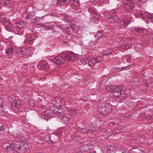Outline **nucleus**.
Segmentation results:
<instances>
[{
  "label": "nucleus",
  "instance_id": "nucleus-23",
  "mask_svg": "<svg viewBox=\"0 0 153 153\" xmlns=\"http://www.w3.org/2000/svg\"><path fill=\"white\" fill-rule=\"evenodd\" d=\"M115 87H106L105 90L107 91L112 92L115 89Z\"/></svg>",
  "mask_w": 153,
  "mask_h": 153
},
{
  "label": "nucleus",
  "instance_id": "nucleus-19",
  "mask_svg": "<svg viewBox=\"0 0 153 153\" xmlns=\"http://www.w3.org/2000/svg\"><path fill=\"white\" fill-rule=\"evenodd\" d=\"M24 50L25 51V54H29L31 56V54H32V52L33 50L32 48L31 47H29L27 49H24Z\"/></svg>",
  "mask_w": 153,
  "mask_h": 153
},
{
  "label": "nucleus",
  "instance_id": "nucleus-44",
  "mask_svg": "<svg viewBox=\"0 0 153 153\" xmlns=\"http://www.w3.org/2000/svg\"><path fill=\"white\" fill-rule=\"evenodd\" d=\"M125 57H126V60H127V61H128V60H129V59H127V58H129V56H126V57H125V56H123V59H124V58H125Z\"/></svg>",
  "mask_w": 153,
  "mask_h": 153
},
{
  "label": "nucleus",
  "instance_id": "nucleus-2",
  "mask_svg": "<svg viewBox=\"0 0 153 153\" xmlns=\"http://www.w3.org/2000/svg\"><path fill=\"white\" fill-rule=\"evenodd\" d=\"M50 110L51 112H53L60 119H62L65 123H67L68 122V118L65 116L64 114L61 109L58 108L53 106L52 107H50Z\"/></svg>",
  "mask_w": 153,
  "mask_h": 153
},
{
  "label": "nucleus",
  "instance_id": "nucleus-30",
  "mask_svg": "<svg viewBox=\"0 0 153 153\" xmlns=\"http://www.w3.org/2000/svg\"><path fill=\"white\" fill-rule=\"evenodd\" d=\"M4 6L6 7H10V4L9 1H6L4 2Z\"/></svg>",
  "mask_w": 153,
  "mask_h": 153
},
{
  "label": "nucleus",
  "instance_id": "nucleus-16",
  "mask_svg": "<svg viewBox=\"0 0 153 153\" xmlns=\"http://www.w3.org/2000/svg\"><path fill=\"white\" fill-rule=\"evenodd\" d=\"M16 25L17 27L20 29L24 28L26 25L25 23L22 21L18 22L16 23Z\"/></svg>",
  "mask_w": 153,
  "mask_h": 153
},
{
  "label": "nucleus",
  "instance_id": "nucleus-3",
  "mask_svg": "<svg viewBox=\"0 0 153 153\" xmlns=\"http://www.w3.org/2000/svg\"><path fill=\"white\" fill-rule=\"evenodd\" d=\"M104 106H106L105 104H102L100 106L99 111L100 113L101 114H105L110 113L111 110V105H109V107L106 108V110L104 109Z\"/></svg>",
  "mask_w": 153,
  "mask_h": 153
},
{
  "label": "nucleus",
  "instance_id": "nucleus-29",
  "mask_svg": "<svg viewBox=\"0 0 153 153\" xmlns=\"http://www.w3.org/2000/svg\"><path fill=\"white\" fill-rule=\"evenodd\" d=\"M70 2L75 6H77L79 3L78 0H71Z\"/></svg>",
  "mask_w": 153,
  "mask_h": 153
},
{
  "label": "nucleus",
  "instance_id": "nucleus-28",
  "mask_svg": "<svg viewBox=\"0 0 153 153\" xmlns=\"http://www.w3.org/2000/svg\"><path fill=\"white\" fill-rule=\"evenodd\" d=\"M146 17L147 18L148 22H149L150 21L152 22H153V16H152L151 15L149 16H146Z\"/></svg>",
  "mask_w": 153,
  "mask_h": 153
},
{
  "label": "nucleus",
  "instance_id": "nucleus-31",
  "mask_svg": "<svg viewBox=\"0 0 153 153\" xmlns=\"http://www.w3.org/2000/svg\"><path fill=\"white\" fill-rule=\"evenodd\" d=\"M5 131L4 126H0V134H4V131Z\"/></svg>",
  "mask_w": 153,
  "mask_h": 153
},
{
  "label": "nucleus",
  "instance_id": "nucleus-11",
  "mask_svg": "<svg viewBox=\"0 0 153 153\" xmlns=\"http://www.w3.org/2000/svg\"><path fill=\"white\" fill-rule=\"evenodd\" d=\"M127 3L124 4V7L127 11L131 10L132 8L134 7V4L133 2H127Z\"/></svg>",
  "mask_w": 153,
  "mask_h": 153
},
{
  "label": "nucleus",
  "instance_id": "nucleus-18",
  "mask_svg": "<svg viewBox=\"0 0 153 153\" xmlns=\"http://www.w3.org/2000/svg\"><path fill=\"white\" fill-rule=\"evenodd\" d=\"M130 20L126 19L121 20L120 21V24L123 26H126L129 24Z\"/></svg>",
  "mask_w": 153,
  "mask_h": 153
},
{
  "label": "nucleus",
  "instance_id": "nucleus-50",
  "mask_svg": "<svg viewBox=\"0 0 153 153\" xmlns=\"http://www.w3.org/2000/svg\"><path fill=\"white\" fill-rule=\"evenodd\" d=\"M71 27L73 30L74 29V28L73 26H71Z\"/></svg>",
  "mask_w": 153,
  "mask_h": 153
},
{
  "label": "nucleus",
  "instance_id": "nucleus-37",
  "mask_svg": "<svg viewBox=\"0 0 153 153\" xmlns=\"http://www.w3.org/2000/svg\"><path fill=\"white\" fill-rule=\"evenodd\" d=\"M34 39L33 38H32L31 39H30L29 40L27 41L28 43L29 44H31L33 41Z\"/></svg>",
  "mask_w": 153,
  "mask_h": 153
},
{
  "label": "nucleus",
  "instance_id": "nucleus-5",
  "mask_svg": "<svg viewBox=\"0 0 153 153\" xmlns=\"http://www.w3.org/2000/svg\"><path fill=\"white\" fill-rule=\"evenodd\" d=\"M108 15L110 16V18L108 19V22L110 23H114L117 21L118 20V17L115 15V13L110 12L108 13Z\"/></svg>",
  "mask_w": 153,
  "mask_h": 153
},
{
  "label": "nucleus",
  "instance_id": "nucleus-4",
  "mask_svg": "<svg viewBox=\"0 0 153 153\" xmlns=\"http://www.w3.org/2000/svg\"><path fill=\"white\" fill-rule=\"evenodd\" d=\"M1 22L4 26L6 29L8 30H10L12 27V25L11 23L8 21V19L6 18L1 19Z\"/></svg>",
  "mask_w": 153,
  "mask_h": 153
},
{
  "label": "nucleus",
  "instance_id": "nucleus-41",
  "mask_svg": "<svg viewBox=\"0 0 153 153\" xmlns=\"http://www.w3.org/2000/svg\"><path fill=\"white\" fill-rule=\"evenodd\" d=\"M8 100L9 101L12 102H13V101L14 100L13 98H12L10 97H9L8 98Z\"/></svg>",
  "mask_w": 153,
  "mask_h": 153
},
{
  "label": "nucleus",
  "instance_id": "nucleus-38",
  "mask_svg": "<svg viewBox=\"0 0 153 153\" xmlns=\"http://www.w3.org/2000/svg\"><path fill=\"white\" fill-rule=\"evenodd\" d=\"M103 104H105L106 106H104V109L105 110H106L105 109H106V108H107L109 107V105H109L108 103H106L105 102L103 103Z\"/></svg>",
  "mask_w": 153,
  "mask_h": 153
},
{
  "label": "nucleus",
  "instance_id": "nucleus-32",
  "mask_svg": "<svg viewBox=\"0 0 153 153\" xmlns=\"http://www.w3.org/2000/svg\"><path fill=\"white\" fill-rule=\"evenodd\" d=\"M35 105V102L32 100L30 101V108L33 107Z\"/></svg>",
  "mask_w": 153,
  "mask_h": 153
},
{
  "label": "nucleus",
  "instance_id": "nucleus-22",
  "mask_svg": "<svg viewBox=\"0 0 153 153\" xmlns=\"http://www.w3.org/2000/svg\"><path fill=\"white\" fill-rule=\"evenodd\" d=\"M20 133L17 131H14L13 133V135L15 138H19Z\"/></svg>",
  "mask_w": 153,
  "mask_h": 153
},
{
  "label": "nucleus",
  "instance_id": "nucleus-33",
  "mask_svg": "<svg viewBox=\"0 0 153 153\" xmlns=\"http://www.w3.org/2000/svg\"><path fill=\"white\" fill-rule=\"evenodd\" d=\"M106 148L107 149L108 151L112 150L113 149V147L111 145L110 146L108 145L106 146Z\"/></svg>",
  "mask_w": 153,
  "mask_h": 153
},
{
  "label": "nucleus",
  "instance_id": "nucleus-14",
  "mask_svg": "<svg viewBox=\"0 0 153 153\" xmlns=\"http://www.w3.org/2000/svg\"><path fill=\"white\" fill-rule=\"evenodd\" d=\"M13 49L11 47H10L7 48V50H6L5 52L7 55L10 57L12 56L13 54Z\"/></svg>",
  "mask_w": 153,
  "mask_h": 153
},
{
  "label": "nucleus",
  "instance_id": "nucleus-21",
  "mask_svg": "<svg viewBox=\"0 0 153 153\" xmlns=\"http://www.w3.org/2000/svg\"><path fill=\"white\" fill-rule=\"evenodd\" d=\"M129 48V46L128 44H124L121 45L120 46L118 47V49L119 50L126 49Z\"/></svg>",
  "mask_w": 153,
  "mask_h": 153
},
{
  "label": "nucleus",
  "instance_id": "nucleus-12",
  "mask_svg": "<svg viewBox=\"0 0 153 153\" xmlns=\"http://www.w3.org/2000/svg\"><path fill=\"white\" fill-rule=\"evenodd\" d=\"M16 54L19 57L23 56L25 54L24 49L23 50L21 48L17 49L16 51Z\"/></svg>",
  "mask_w": 153,
  "mask_h": 153
},
{
  "label": "nucleus",
  "instance_id": "nucleus-49",
  "mask_svg": "<svg viewBox=\"0 0 153 153\" xmlns=\"http://www.w3.org/2000/svg\"><path fill=\"white\" fill-rule=\"evenodd\" d=\"M111 52L110 51L109 53H107V54H106V55H110V54H111Z\"/></svg>",
  "mask_w": 153,
  "mask_h": 153
},
{
  "label": "nucleus",
  "instance_id": "nucleus-20",
  "mask_svg": "<svg viewBox=\"0 0 153 153\" xmlns=\"http://www.w3.org/2000/svg\"><path fill=\"white\" fill-rule=\"evenodd\" d=\"M5 107L4 105L1 101V100H0V113L3 112L4 110Z\"/></svg>",
  "mask_w": 153,
  "mask_h": 153
},
{
  "label": "nucleus",
  "instance_id": "nucleus-46",
  "mask_svg": "<svg viewBox=\"0 0 153 153\" xmlns=\"http://www.w3.org/2000/svg\"><path fill=\"white\" fill-rule=\"evenodd\" d=\"M50 141H51V144H52V143L54 144V143H55V142H54L53 141H52L51 140Z\"/></svg>",
  "mask_w": 153,
  "mask_h": 153
},
{
  "label": "nucleus",
  "instance_id": "nucleus-9",
  "mask_svg": "<svg viewBox=\"0 0 153 153\" xmlns=\"http://www.w3.org/2000/svg\"><path fill=\"white\" fill-rule=\"evenodd\" d=\"M65 60L61 56H58L56 57L53 60V62L56 64H60L63 63Z\"/></svg>",
  "mask_w": 153,
  "mask_h": 153
},
{
  "label": "nucleus",
  "instance_id": "nucleus-43",
  "mask_svg": "<svg viewBox=\"0 0 153 153\" xmlns=\"http://www.w3.org/2000/svg\"><path fill=\"white\" fill-rule=\"evenodd\" d=\"M145 86H148L149 85H153V83H150L149 84V83L148 82H145Z\"/></svg>",
  "mask_w": 153,
  "mask_h": 153
},
{
  "label": "nucleus",
  "instance_id": "nucleus-52",
  "mask_svg": "<svg viewBox=\"0 0 153 153\" xmlns=\"http://www.w3.org/2000/svg\"><path fill=\"white\" fill-rule=\"evenodd\" d=\"M75 140H78V139H75Z\"/></svg>",
  "mask_w": 153,
  "mask_h": 153
},
{
  "label": "nucleus",
  "instance_id": "nucleus-47",
  "mask_svg": "<svg viewBox=\"0 0 153 153\" xmlns=\"http://www.w3.org/2000/svg\"><path fill=\"white\" fill-rule=\"evenodd\" d=\"M140 2H145V1L144 0H138Z\"/></svg>",
  "mask_w": 153,
  "mask_h": 153
},
{
  "label": "nucleus",
  "instance_id": "nucleus-1",
  "mask_svg": "<svg viewBox=\"0 0 153 153\" xmlns=\"http://www.w3.org/2000/svg\"><path fill=\"white\" fill-rule=\"evenodd\" d=\"M3 147L7 152L14 151L18 153H23L24 152L25 149L28 147V146L27 142L21 143L17 139H14L10 142V143H4Z\"/></svg>",
  "mask_w": 153,
  "mask_h": 153
},
{
  "label": "nucleus",
  "instance_id": "nucleus-13",
  "mask_svg": "<svg viewBox=\"0 0 153 153\" xmlns=\"http://www.w3.org/2000/svg\"><path fill=\"white\" fill-rule=\"evenodd\" d=\"M69 0H57V4L60 6L65 5L69 3Z\"/></svg>",
  "mask_w": 153,
  "mask_h": 153
},
{
  "label": "nucleus",
  "instance_id": "nucleus-39",
  "mask_svg": "<svg viewBox=\"0 0 153 153\" xmlns=\"http://www.w3.org/2000/svg\"><path fill=\"white\" fill-rule=\"evenodd\" d=\"M32 15V13H30L26 16V18L27 19H29Z\"/></svg>",
  "mask_w": 153,
  "mask_h": 153
},
{
  "label": "nucleus",
  "instance_id": "nucleus-36",
  "mask_svg": "<svg viewBox=\"0 0 153 153\" xmlns=\"http://www.w3.org/2000/svg\"><path fill=\"white\" fill-rule=\"evenodd\" d=\"M81 132L82 133H86L87 132H88V129H87V127L86 128H83Z\"/></svg>",
  "mask_w": 153,
  "mask_h": 153
},
{
  "label": "nucleus",
  "instance_id": "nucleus-42",
  "mask_svg": "<svg viewBox=\"0 0 153 153\" xmlns=\"http://www.w3.org/2000/svg\"><path fill=\"white\" fill-rule=\"evenodd\" d=\"M65 31L68 34H69L70 33V31L69 28L68 27H66L65 29Z\"/></svg>",
  "mask_w": 153,
  "mask_h": 153
},
{
  "label": "nucleus",
  "instance_id": "nucleus-17",
  "mask_svg": "<svg viewBox=\"0 0 153 153\" xmlns=\"http://www.w3.org/2000/svg\"><path fill=\"white\" fill-rule=\"evenodd\" d=\"M40 68L42 69H44L46 68L48 66V65L47 63L45 62H42L39 64Z\"/></svg>",
  "mask_w": 153,
  "mask_h": 153
},
{
  "label": "nucleus",
  "instance_id": "nucleus-24",
  "mask_svg": "<svg viewBox=\"0 0 153 153\" xmlns=\"http://www.w3.org/2000/svg\"><path fill=\"white\" fill-rule=\"evenodd\" d=\"M91 59V58H90L89 57H85L83 59H82V61L83 62H84L85 63H88V62L90 61H89Z\"/></svg>",
  "mask_w": 153,
  "mask_h": 153
},
{
  "label": "nucleus",
  "instance_id": "nucleus-25",
  "mask_svg": "<svg viewBox=\"0 0 153 153\" xmlns=\"http://www.w3.org/2000/svg\"><path fill=\"white\" fill-rule=\"evenodd\" d=\"M93 17L96 19H99L100 18V16L98 14H97V12H94L93 14Z\"/></svg>",
  "mask_w": 153,
  "mask_h": 153
},
{
  "label": "nucleus",
  "instance_id": "nucleus-6",
  "mask_svg": "<svg viewBox=\"0 0 153 153\" xmlns=\"http://www.w3.org/2000/svg\"><path fill=\"white\" fill-rule=\"evenodd\" d=\"M102 59L101 57H97L91 59V60L89 62V65L90 66L93 67L97 63L100 61Z\"/></svg>",
  "mask_w": 153,
  "mask_h": 153
},
{
  "label": "nucleus",
  "instance_id": "nucleus-26",
  "mask_svg": "<svg viewBox=\"0 0 153 153\" xmlns=\"http://www.w3.org/2000/svg\"><path fill=\"white\" fill-rule=\"evenodd\" d=\"M88 11L91 13L93 14L94 12H96L95 11L94 7L93 6H91L88 10Z\"/></svg>",
  "mask_w": 153,
  "mask_h": 153
},
{
  "label": "nucleus",
  "instance_id": "nucleus-40",
  "mask_svg": "<svg viewBox=\"0 0 153 153\" xmlns=\"http://www.w3.org/2000/svg\"><path fill=\"white\" fill-rule=\"evenodd\" d=\"M15 104V106L16 107H17L18 108H19L20 107V105L19 103H18V102H15L14 103Z\"/></svg>",
  "mask_w": 153,
  "mask_h": 153
},
{
  "label": "nucleus",
  "instance_id": "nucleus-35",
  "mask_svg": "<svg viewBox=\"0 0 153 153\" xmlns=\"http://www.w3.org/2000/svg\"><path fill=\"white\" fill-rule=\"evenodd\" d=\"M38 18H39L40 17H36L34 18L33 20H32L31 22L33 23H35L38 21Z\"/></svg>",
  "mask_w": 153,
  "mask_h": 153
},
{
  "label": "nucleus",
  "instance_id": "nucleus-7",
  "mask_svg": "<svg viewBox=\"0 0 153 153\" xmlns=\"http://www.w3.org/2000/svg\"><path fill=\"white\" fill-rule=\"evenodd\" d=\"M65 56L66 59L69 61H74L76 59L75 55L71 52L65 54Z\"/></svg>",
  "mask_w": 153,
  "mask_h": 153
},
{
  "label": "nucleus",
  "instance_id": "nucleus-15",
  "mask_svg": "<svg viewBox=\"0 0 153 153\" xmlns=\"http://www.w3.org/2000/svg\"><path fill=\"white\" fill-rule=\"evenodd\" d=\"M87 129L88 132H89L90 133L92 132H96L98 131V128H95L94 126H89L87 127Z\"/></svg>",
  "mask_w": 153,
  "mask_h": 153
},
{
  "label": "nucleus",
  "instance_id": "nucleus-45",
  "mask_svg": "<svg viewBox=\"0 0 153 153\" xmlns=\"http://www.w3.org/2000/svg\"><path fill=\"white\" fill-rule=\"evenodd\" d=\"M127 2H132V3L133 1L132 0H127Z\"/></svg>",
  "mask_w": 153,
  "mask_h": 153
},
{
  "label": "nucleus",
  "instance_id": "nucleus-34",
  "mask_svg": "<svg viewBox=\"0 0 153 153\" xmlns=\"http://www.w3.org/2000/svg\"><path fill=\"white\" fill-rule=\"evenodd\" d=\"M76 110L71 109L70 111V113L72 115H74L76 113Z\"/></svg>",
  "mask_w": 153,
  "mask_h": 153
},
{
  "label": "nucleus",
  "instance_id": "nucleus-10",
  "mask_svg": "<svg viewBox=\"0 0 153 153\" xmlns=\"http://www.w3.org/2000/svg\"><path fill=\"white\" fill-rule=\"evenodd\" d=\"M115 89L113 92V95L115 97H117L120 95V90L122 89L121 87H116Z\"/></svg>",
  "mask_w": 153,
  "mask_h": 153
},
{
  "label": "nucleus",
  "instance_id": "nucleus-8",
  "mask_svg": "<svg viewBox=\"0 0 153 153\" xmlns=\"http://www.w3.org/2000/svg\"><path fill=\"white\" fill-rule=\"evenodd\" d=\"M51 107H50V108ZM51 113H53L51 112L50 110V111L48 110H46V111H44L43 112H42L41 114V116L43 119L47 120L50 118L51 116Z\"/></svg>",
  "mask_w": 153,
  "mask_h": 153
},
{
  "label": "nucleus",
  "instance_id": "nucleus-51",
  "mask_svg": "<svg viewBox=\"0 0 153 153\" xmlns=\"http://www.w3.org/2000/svg\"><path fill=\"white\" fill-rule=\"evenodd\" d=\"M89 153H95V152H91Z\"/></svg>",
  "mask_w": 153,
  "mask_h": 153
},
{
  "label": "nucleus",
  "instance_id": "nucleus-48",
  "mask_svg": "<svg viewBox=\"0 0 153 153\" xmlns=\"http://www.w3.org/2000/svg\"><path fill=\"white\" fill-rule=\"evenodd\" d=\"M82 129H83V128H82L80 127H79V128H78V130L79 131H82Z\"/></svg>",
  "mask_w": 153,
  "mask_h": 153
},
{
  "label": "nucleus",
  "instance_id": "nucleus-27",
  "mask_svg": "<svg viewBox=\"0 0 153 153\" xmlns=\"http://www.w3.org/2000/svg\"><path fill=\"white\" fill-rule=\"evenodd\" d=\"M135 30L138 33H141L143 32L145 30L141 28H138V27L135 28Z\"/></svg>",
  "mask_w": 153,
  "mask_h": 153
},
{
  "label": "nucleus",
  "instance_id": "nucleus-53",
  "mask_svg": "<svg viewBox=\"0 0 153 153\" xmlns=\"http://www.w3.org/2000/svg\"><path fill=\"white\" fill-rule=\"evenodd\" d=\"M1 4H0V7H1Z\"/></svg>",
  "mask_w": 153,
  "mask_h": 153
}]
</instances>
